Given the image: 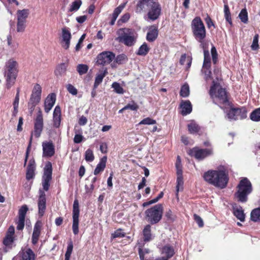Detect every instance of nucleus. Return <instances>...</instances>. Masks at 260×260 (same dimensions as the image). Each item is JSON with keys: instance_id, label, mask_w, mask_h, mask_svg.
I'll use <instances>...</instances> for the list:
<instances>
[{"instance_id": "obj_1", "label": "nucleus", "mask_w": 260, "mask_h": 260, "mask_svg": "<svg viewBox=\"0 0 260 260\" xmlns=\"http://www.w3.org/2000/svg\"><path fill=\"white\" fill-rule=\"evenodd\" d=\"M136 13H146L145 18L151 21L158 19L162 14V8L158 0H138L135 7Z\"/></svg>"}, {"instance_id": "obj_2", "label": "nucleus", "mask_w": 260, "mask_h": 260, "mask_svg": "<svg viewBox=\"0 0 260 260\" xmlns=\"http://www.w3.org/2000/svg\"><path fill=\"white\" fill-rule=\"evenodd\" d=\"M209 94L212 98H216L218 104L222 105L224 108L230 106L231 103L229 101L228 92L225 88L221 87L219 84L214 80L212 81Z\"/></svg>"}, {"instance_id": "obj_3", "label": "nucleus", "mask_w": 260, "mask_h": 260, "mask_svg": "<svg viewBox=\"0 0 260 260\" xmlns=\"http://www.w3.org/2000/svg\"><path fill=\"white\" fill-rule=\"evenodd\" d=\"M18 62L11 58L6 63L5 77L6 79V87L10 89L15 83L18 73Z\"/></svg>"}, {"instance_id": "obj_4", "label": "nucleus", "mask_w": 260, "mask_h": 260, "mask_svg": "<svg viewBox=\"0 0 260 260\" xmlns=\"http://www.w3.org/2000/svg\"><path fill=\"white\" fill-rule=\"evenodd\" d=\"M43 114L41 109H40L37 113V117L35 119L34 122V131L31 132V136L29 139V144L27 147L26 151L25 152V156L24 162V166L25 167L26 165L29 152L30 151V148L31 146V143L32 140L33 134L36 138H39L41 135L42 131L43 129Z\"/></svg>"}, {"instance_id": "obj_5", "label": "nucleus", "mask_w": 260, "mask_h": 260, "mask_svg": "<svg viewBox=\"0 0 260 260\" xmlns=\"http://www.w3.org/2000/svg\"><path fill=\"white\" fill-rule=\"evenodd\" d=\"M237 191L235 193V197L239 202L245 203L248 200L247 196L252 192V186L251 182L247 178H243L237 186Z\"/></svg>"}, {"instance_id": "obj_6", "label": "nucleus", "mask_w": 260, "mask_h": 260, "mask_svg": "<svg viewBox=\"0 0 260 260\" xmlns=\"http://www.w3.org/2000/svg\"><path fill=\"white\" fill-rule=\"evenodd\" d=\"M163 211L162 205L161 204H156L145 210V219L151 225L156 224L162 219Z\"/></svg>"}, {"instance_id": "obj_7", "label": "nucleus", "mask_w": 260, "mask_h": 260, "mask_svg": "<svg viewBox=\"0 0 260 260\" xmlns=\"http://www.w3.org/2000/svg\"><path fill=\"white\" fill-rule=\"evenodd\" d=\"M117 34L118 36L116 38V40L127 46H132L136 43L137 37L135 36L134 31L132 29L119 28L117 31Z\"/></svg>"}, {"instance_id": "obj_8", "label": "nucleus", "mask_w": 260, "mask_h": 260, "mask_svg": "<svg viewBox=\"0 0 260 260\" xmlns=\"http://www.w3.org/2000/svg\"><path fill=\"white\" fill-rule=\"evenodd\" d=\"M191 27L193 36L197 41H201L206 37L205 26L200 17H196L191 21Z\"/></svg>"}, {"instance_id": "obj_9", "label": "nucleus", "mask_w": 260, "mask_h": 260, "mask_svg": "<svg viewBox=\"0 0 260 260\" xmlns=\"http://www.w3.org/2000/svg\"><path fill=\"white\" fill-rule=\"evenodd\" d=\"M229 178L228 172L224 170H218L217 171L213 186L223 189L226 187L229 182Z\"/></svg>"}, {"instance_id": "obj_10", "label": "nucleus", "mask_w": 260, "mask_h": 260, "mask_svg": "<svg viewBox=\"0 0 260 260\" xmlns=\"http://www.w3.org/2000/svg\"><path fill=\"white\" fill-rule=\"evenodd\" d=\"M247 110L245 107L231 108L227 112L228 118L230 120L244 119L247 117Z\"/></svg>"}, {"instance_id": "obj_11", "label": "nucleus", "mask_w": 260, "mask_h": 260, "mask_svg": "<svg viewBox=\"0 0 260 260\" xmlns=\"http://www.w3.org/2000/svg\"><path fill=\"white\" fill-rule=\"evenodd\" d=\"M73 224H72V230L73 233L75 235L78 234L79 230V215H80V209L79 201L77 199H75L74 201L73 207Z\"/></svg>"}, {"instance_id": "obj_12", "label": "nucleus", "mask_w": 260, "mask_h": 260, "mask_svg": "<svg viewBox=\"0 0 260 260\" xmlns=\"http://www.w3.org/2000/svg\"><path fill=\"white\" fill-rule=\"evenodd\" d=\"M187 153L190 156H193L198 160H203L212 154V150L208 148L200 149L198 147H194L190 149Z\"/></svg>"}, {"instance_id": "obj_13", "label": "nucleus", "mask_w": 260, "mask_h": 260, "mask_svg": "<svg viewBox=\"0 0 260 260\" xmlns=\"http://www.w3.org/2000/svg\"><path fill=\"white\" fill-rule=\"evenodd\" d=\"M115 55L111 51H104L97 56L96 63L105 66L109 64L115 58Z\"/></svg>"}, {"instance_id": "obj_14", "label": "nucleus", "mask_w": 260, "mask_h": 260, "mask_svg": "<svg viewBox=\"0 0 260 260\" xmlns=\"http://www.w3.org/2000/svg\"><path fill=\"white\" fill-rule=\"evenodd\" d=\"M28 210L26 205H22L18 211V220L16 222L17 230L21 231L24 229L25 225V219Z\"/></svg>"}, {"instance_id": "obj_15", "label": "nucleus", "mask_w": 260, "mask_h": 260, "mask_svg": "<svg viewBox=\"0 0 260 260\" xmlns=\"http://www.w3.org/2000/svg\"><path fill=\"white\" fill-rule=\"evenodd\" d=\"M38 214L40 217L44 216L46 209V197L44 191L40 190L38 200Z\"/></svg>"}, {"instance_id": "obj_16", "label": "nucleus", "mask_w": 260, "mask_h": 260, "mask_svg": "<svg viewBox=\"0 0 260 260\" xmlns=\"http://www.w3.org/2000/svg\"><path fill=\"white\" fill-rule=\"evenodd\" d=\"M43 156L51 157L55 154V146L52 141H45L42 143Z\"/></svg>"}, {"instance_id": "obj_17", "label": "nucleus", "mask_w": 260, "mask_h": 260, "mask_svg": "<svg viewBox=\"0 0 260 260\" xmlns=\"http://www.w3.org/2000/svg\"><path fill=\"white\" fill-rule=\"evenodd\" d=\"M15 241V237H11L9 236H5L3 240V247L0 248L1 254L6 253L11 250L13 246Z\"/></svg>"}, {"instance_id": "obj_18", "label": "nucleus", "mask_w": 260, "mask_h": 260, "mask_svg": "<svg viewBox=\"0 0 260 260\" xmlns=\"http://www.w3.org/2000/svg\"><path fill=\"white\" fill-rule=\"evenodd\" d=\"M42 226V223L40 220H38L34 225L31 237V242L32 244L34 245H36L38 242L40 236L41 235Z\"/></svg>"}, {"instance_id": "obj_19", "label": "nucleus", "mask_w": 260, "mask_h": 260, "mask_svg": "<svg viewBox=\"0 0 260 260\" xmlns=\"http://www.w3.org/2000/svg\"><path fill=\"white\" fill-rule=\"evenodd\" d=\"M36 162L34 158L29 160L28 166L26 168V179L28 181L35 178L36 170Z\"/></svg>"}, {"instance_id": "obj_20", "label": "nucleus", "mask_w": 260, "mask_h": 260, "mask_svg": "<svg viewBox=\"0 0 260 260\" xmlns=\"http://www.w3.org/2000/svg\"><path fill=\"white\" fill-rule=\"evenodd\" d=\"M56 101V94L51 93L48 95L44 102V110L47 113H49Z\"/></svg>"}, {"instance_id": "obj_21", "label": "nucleus", "mask_w": 260, "mask_h": 260, "mask_svg": "<svg viewBox=\"0 0 260 260\" xmlns=\"http://www.w3.org/2000/svg\"><path fill=\"white\" fill-rule=\"evenodd\" d=\"M61 121V112L60 107L56 106L53 114V126L55 128H59Z\"/></svg>"}, {"instance_id": "obj_22", "label": "nucleus", "mask_w": 260, "mask_h": 260, "mask_svg": "<svg viewBox=\"0 0 260 260\" xmlns=\"http://www.w3.org/2000/svg\"><path fill=\"white\" fill-rule=\"evenodd\" d=\"M20 260H35L36 255L30 248L22 249L19 252Z\"/></svg>"}, {"instance_id": "obj_23", "label": "nucleus", "mask_w": 260, "mask_h": 260, "mask_svg": "<svg viewBox=\"0 0 260 260\" xmlns=\"http://www.w3.org/2000/svg\"><path fill=\"white\" fill-rule=\"evenodd\" d=\"M158 35L157 26L155 25H151L149 27L147 33L146 39L149 42H153L157 39Z\"/></svg>"}, {"instance_id": "obj_24", "label": "nucleus", "mask_w": 260, "mask_h": 260, "mask_svg": "<svg viewBox=\"0 0 260 260\" xmlns=\"http://www.w3.org/2000/svg\"><path fill=\"white\" fill-rule=\"evenodd\" d=\"M180 107L181 108V113L183 116L190 114L192 111V105L189 100H182Z\"/></svg>"}, {"instance_id": "obj_25", "label": "nucleus", "mask_w": 260, "mask_h": 260, "mask_svg": "<svg viewBox=\"0 0 260 260\" xmlns=\"http://www.w3.org/2000/svg\"><path fill=\"white\" fill-rule=\"evenodd\" d=\"M217 170H210L204 173L203 178L208 183L214 185Z\"/></svg>"}, {"instance_id": "obj_26", "label": "nucleus", "mask_w": 260, "mask_h": 260, "mask_svg": "<svg viewBox=\"0 0 260 260\" xmlns=\"http://www.w3.org/2000/svg\"><path fill=\"white\" fill-rule=\"evenodd\" d=\"M143 241L148 242L153 239L150 224L146 225L142 231Z\"/></svg>"}, {"instance_id": "obj_27", "label": "nucleus", "mask_w": 260, "mask_h": 260, "mask_svg": "<svg viewBox=\"0 0 260 260\" xmlns=\"http://www.w3.org/2000/svg\"><path fill=\"white\" fill-rule=\"evenodd\" d=\"M52 175V165L50 161L46 162L44 169V174L42 180H51Z\"/></svg>"}, {"instance_id": "obj_28", "label": "nucleus", "mask_w": 260, "mask_h": 260, "mask_svg": "<svg viewBox=\"0 0 260 260\" xmlns=\"http://www.w3.org/2000/svg\"><path fill=\"white\" fill-rule=\"evenodd\" d=\"M68 67V63H61L58 64L55 70L54 74L56 76H62L66 75Z\"/></svg>"}, {"instance_id": "obj_29", "label": "nucleus", "mask_w": 260, "mask_h": 260, "mask_svg": "<svg viewBox=\"0 0 260 260\" xmlns=\"http://www.w3.org/2000/svg\"><path fill=\"white\" fill-rule=\"evenodd\" d=\"M233 214L241 221H244L245 215L241 206L233 207Z\"/></svg>"}, {"instance_id": "obj_30", "label": "nucleus", "mask_w": 260, "mask_h": 260, "mask_svg": "<svg viewBox=\"0 0 260 260\" xmlns=\"http://www.w3.org/2000/svg\"><path fill=\"white\" fill-rule=\"evenodd\" d=\"M41 99V98L38 97V96L30 95L28 103V107L31 112L35 110V107L40 103Z\"/></svg>"}, {"instance_id": "obj_31", "label": "nucleus", "mask_w": 260, "mask_h": 260, "mask_svg": "<svg viewBox=\"0 0 260 260\" xmlns=\"http://www.w3.org/2000/svg\"><path fill=\"white\" fill-rule=\"evenodd\" d=\"M107 157L103 156L100 160V162L97 165L94 171V174L97 175L103 172L106 168Z\"/></svg>"}, {"instance_id": "obj_32", "label": "nucleus", "mask_w": 260, "mask_h": 260, "mask_svg": "<svg viewBox=\"0 0 260 260\" xmlns=\"http://www.w3.org/2000/svg\"><path fill=\"white\" fill-rule=\"evenodd\" d=\"M161 253L165 254L166 257H164L168 260L174 254V248L171 246L165 245L162 248Z\"/></svg>"}, {"instance_id": "obj_33", "label": "nucleus", "mask_w": 260, "mask_h": 260, "mask_svg": "<svg viewBox=\"0 0 260 260\" xmlns=\"http://www.w3.org/2000/svg\"><path fill=\"white\" fill-rule=\"evenodd\" d=\"M211 67V66L210 65H207V66H205L203 64L202 66L201 72L204 75V79L206 81L212 79Z\"/></svg>"}, {"instance_id": "obj_34", "label": "nucleus", "mask_w": 260, "mask_h": 260, "mask_svg": "<svg viewBox=\"0 0 260 260\" xmlns=\"http://www.w3.org/2000/svg\"><path fill=\"white\" fill-rule=\"evenodd\" d=\"M107 69H105L102 73L99 74L96 76L93 85L94 86V88H98L99 85L102 82L103 78L107 75Z\"/></svg>"}, {"instance_id": "obj_35", "label": "nucleus", "mask_w": 260, "mask_h": 260, "mask_svg": "<svg viewBox=\"0 0 260 260\" xmlns=\"http://www.w3.org/2000/svg\"><path fill=\"white\" fill-rule=\"evenodd\" d=\"M7 44L9 48L12 51H15L18 47V43L13 41L12 36L11 34L7 36Z\"/></svg>"}, {"instance_id": "obj_36", "label": "nucleus", "mask_w": 260, "mask_h": 260, "mask_svg": "<svg viewBox=\"0 0 260 260\" xmlns=\"http://www.w3.org/2000/svg\"><path fill=\"white\" fill-rule=\"evenodd\" d=\"M29 15L28 9L19 10L17 12V20L24 21L26 22V18Z\"/></svg>"}, {"instance_id": "obj_37", "label": "nucleus", "mask_w": 260, "mask_h": 260, "mask_svg": "<svg viewBox=\"0 0 260 260\" xmlns=\"http://www.w3.org/2000/svg\"><path fill=\"white\" fill-rule=\"evenodd\" d=\"M250 219L254 222H260V208H257L252 210Z\"/></svg>"}, {"instance_id": "obj_38", "label": "nucleus", "mask_w": 260, "mask_h": 260, "mask_svg": "<svg viewBox=\"0 0 260 260\" xmlns=\"http://www.w3.org/2000/svg\"><path fill=\"white\" fill-rule=\"evenodd\" d=\"M188 130L191 134H197L200 130V126L194 122H191L187 125Z\"/></svg>"}, {"instance_id": "obj_39", "label": "nucleus", "mask_w": 260, "mask_h": 260, "mask_svg": "<svg viewBox=\"0 0 260 260\" xmlns=\"http://www.w3.org/2000/svg\"><path fill=\"white\" fill-rule=\"evenodd\" d=\"M250 119L254 122L260 121V107L254 109L250 114Z\"/></svg>"}, {"instance_id": "obj_40", "label": "nucleus", "mask_w": 260, "mask_h": 260, "mask_svg": "<svg viewBox=\"0 0 260 260\" xmlns=\"http://www.w3.org/2000/svg\"><path fill=\"white\" fill-rule=\"evenodd\" d=\"M73 250V243L71 239L68 242L67 251L64 255V260H70L71 256Z\"/></svg>"}, {"instance_id": "obj_41", "label": "nucleus", "mask_w": 260, "mask_h": 260, "mask_svg": "<svg viewBox=\"0 0 260 260\" xmlns=\"http://www.w3.org/2000/svg\"><path fill=\"white\" fill-rule=\"evenodd\" d=\"M150 48L146 43H144L139 48L137 54L138 55L145 56L149 51Z\"/></svg>"}, {"instance_id": "obj_42", "label": "nucleus", "mask_w": 260, "mask_h": 260, "mask_svg": "<svg viewBox=\"0 0 260 260\" xmlns=\"http://www.w3.org/2000/svg\"><path fill=\"white\" fill-rule=\"evenodd\" d=\"M31 94L34 96H38V97L41 98L42 87L40 84L38 83L35 84Z\"/></svg>"}, {"instance_id": "obj_43", "label": "nucleus", "mask_w": 260, "mask_h": 260, "mask_svg": "<svg viewBox=\"0 0 260 260\" xmlns=\"http://www.w3.org/2000/svg\"><path fill=\"white\" fill-rule=\"evenodd\" d=\"M224 17L226 21L228 22L231 25H232V21L231 18V14L229 7L227 4H225L224 6Z\"/></svg>"}, {"instance_id": "obj_44", "label": "nucleus", "mask_w": 260, "mask_h": 260, "mask_svg": "<svg viewBox=\"0 0 260 260\" xmlns=\"http://www.w3.org/2000/svg\"><path fill=\"white\" fill-rule=\"evenodd\" d=\"M189 95V88L187 84L183 85L180 89V95L183 98L188 96Z\"/></svg>"}, {"instance_id": "obj_45", "label": "nucleus", "mask_w": 260, "mask_h": 260, "mask_svg": "<svg viewBox=\"0 0 260 260\" xmlns=\"http://www.w3.org/2000/svg\"><path fill=\"white\" fill-rule=\"evenodd\" d=\"M239 17L241 21L244 23H247L248 21V13L247 10L243 9L239 14Z\"/></svg>"}, {"instance_id": "obj_46", "label": "nucleus", "mask_w": 260, "mask_h": 260, "mask_svg": "<svg viewBox=\"0 0 260 260\" xmlns=\"http://www.w3.org/2000/svg\"><path fill=\"white\" fill-rule=\"evenodd\" d=\"M81 5V0H75L72 3V4L71 5L70 8L69 9V11L71 12L77 11L79 10Z\"/></svg>"}, {"instance_id": "obj_47", "label": "nucleus", "mask_w": 260, "mask_h": 260, "mask_svg": "<svg viewBox=\"0 0 260 260\" xmlns=\"http://www.w3.org/2000/svg\"><path fill=\"white\" fill-rule=\"evenodd\" d=\"M183 177H177V185H176V197L177 199H179V191L180 189V187H181V189H183Z\"/></svg>"}, {"instance_id": "obj_48", "label": "nucleus", "mask_w": 260, "mask_h": 260, "mask_svg": "<svg viewBox=\"0 0 260 260\" xmlns=\"http://www.w3.org/2000/svg\"><path fill=\"white\" fill-rule=\"evenodd\" d=\"M88 70V67L86 64H79L77 67V71L80 75L86 74Z\"/></svg>"}, {"instance_id": "obj_49", "label": "nucleus", "mask_w": 260, "mask_h": 260, "mask_svg": "<svg viewBox=\"0 0 260 260\" xmlns=\"http://www.w3.org/2000/svg\"><path fill=\"white\" fill-rule=\"evenodd\" d=\"M203 65L207 66V65L211 66V57L209 51H204V61Z\"/></svg>"}, {"instance_id": "obj_50", "label": "nucleus", "mask_w": 260, "mask_h": 260, "mask_svg": "<svg viewBox=\"0 0 260 260\" xmlns=\"http://www.w3.org/2000/svg\"><path fill=\"white\" fill-rule=\"evenodd\" d=\"M94 156L93 151L90 149H88L85 152V159L87 161H92L94 160Z\"/></svg>"}, {"instance_id": "obj_51", "label": "nucleus", "mask_w": 260, "mask_h": 260, "mask_svg": "<svg viewBox=\"0 0 260 260\" xmlns=\"http://www.w3.org/2000/svg\"><path fill=\"white\" fill-rule=\"evenodd\" d=\"M125 236V233L123 232V230L122 229H118L116 230L114 233L111 234V238L113 239L116 238H122L124 237Z\"/></svg>"}, {"instance_id": "obj_52", "label": "nucleus", "mask_w": 260, "mask_h": 260, "mask_svg": "<svg viewBox=\"0 0 260 260\" xmlns=\"http://www.w3.org/2000/svg\"><path fill=\"white\" fill-rule=\"evenodd\" d=\"M112 87L114 88V91L117 93L123 94L124 93V89L119 83L114 82L112 85Z\"/></svg>"}, {"instance_id": "obj_53", "label": "nucleus", "mask_w": 260, "mask_h": 260, "mask_svg": "<svg viewBox=\"0 0 260 260\" xmlns=\"http://www.w3.org/2000/svg\"><path fill=\"white\" fill-rule=\"evenodd\" d=\"M211 53L213 63L215 64L218 61V53L216 49L214 46H212L211 49Z\"/></svg>"}, {"instance_id": "obj_54", "label": "nucleus", "mask_w": 260, "mask_h": 260, "mask_svg": "<svg viewBox=\"0 0 260 260\" xmlns=\"http://www.w3.org/2000/svg\"><path fill=\"white\" fill-rule=\"evenodd\" d=\"M156 123V120H154L150 117H147L141 120L139 124H145V125H152Z\"/></svg>"}, {"instance_id": "obj_55", "label": "nucleus", "mask_w": 260, "mask_h": 260, "mask_svg": "<svg viewBox=\"0 0 260 260\" xmlns=\"http://www.w3.org/2000/svg\"><path fill=\"white\" fill-rule=\"evenodd\" d=\"M258 38L259 35L258 34H255V36H254L252 44L251 46L252 50H256L258 49Z\"/></svg>"}, {"instance_id": "obj_56", "label": "nucleus", "mask_w": 260, "mask_h": 260, "mask_svg": "<svg viewBox=\"0 0 260 260\" xmlns=\"http://www.w3.org/2000/svg\"><path fill=\"white\" fill-rule=\"evenodd\" d=\"M26 21L17 20V31L18 32H23L25 30Z\"/></svg>"}, {"instance_id": "obj_57", "label": "nucleus", "mask_w": 260, "mask_h": 260, "mask_svg": "<svg viewBox=\"0 0 260 260\" xmlns=\"http://www.w3.org/2000/svg\"><path fill=\"white\" fill-rule=\"evenodd\" d=\"M62 39H71L72 35L68 28L63 27L62 28Z\"/></svg>"}, {"instance_id": "obj_58", "label": "nucleus", "mask_w": 260, "mask_h": 260, "mask_svg": "<svg viewBox=\"0 0 260 260\" xmlns=\"http://www.w3.org/2000/svg\"><path fill=\"white\" fill-rule=\"evenodd\" d=\"M127 60V56L124 54H119L115 58V61L118 64H122Z\"/></svg>"}, {"instance_id": "obj_59", "label": "nucleus", "mask_w": 260, "mask_h": 260, "mask_svg": "<svg viewBox=\"0 0 260 260\" xmlns=\"http://www.w3.org/2000/svg\"><path fill=\"white\" fill-rule=\"evenodd\" d=\"M20 91V88H17V93H16V96L15 97L14 101L13 103L14 109H16L18 108Z\"/></svg>"}, {"instance_id": "obj_60", "label": "nucleus", "mask_w": 260, "mask_h": 260, "mask_svg": "<svg viewBox=\"0 0 260 260\" xmlns=\"http://www.w3.org/2000/svg\"><path fill=\"white\" fill-rule=\"evenodd\" d=\"M149 252V250L148 249H143L142 248H139L138 249V253L140 256V258L141 260H144L145 259V255Z\"/></svg>"}, {"instance_id": "obj_61", "label": "nucleus", "mask_w": 260, "mask_h": 260, "mask_svg": "<svg viewBox=\"0 0 260 260\" xmlns=\"http://www.w3.org/2000/svg\"><path fill=\"white\" fill-rule=\"evenodd\" d=\"M67 89L69 93L73 95H76L78 93L77 89L71 84L67 85Z\"/></svg>"}, {"instance_id": "obj_62", "label": "nucleus", "mask_w": 260, "mask_h": 260, "mask_svg": "<svg viewBox=\"0 0 260 260\" xmlns=\"http://www.w3.org/2000/svg\"><path fill=\"white\" fill-rule=\"evenodd\" d=\"M71 39H62L61 41V46L66 50L69 48Z\"/></svg>"}, {"instance_id": "obj_63", "label": "nucleus", "mask_w": 260, "mask_h": 260, "mask_svg": "<svg viewBox=\"0 0 260 260\" xmlns=\"http://www.w3.org/2000/svg\"><path fill=\"white\" fill-rule=\"evenodd\" d=\"M193 219L200 228H202L204 226V222L202 218L199 215L194 214L193 215Z\"/></svg>"}, {"instance_id": "obj_64", "label": "nucleus", "mask_w": 260, "mask_h": 260, "mask_svg": "<svg viewBox=\"0 0 260 260\" xmlns=\"http://www.w3.org/2000/svg\"><path fill=\"white\" fill-rule=\"evenodd\" d=\"M205 21L208 28H210L212 26H213L214 28H215V26L213 20L208 15H207V17L205 18Z\"/></svg>"}]
</instances>
